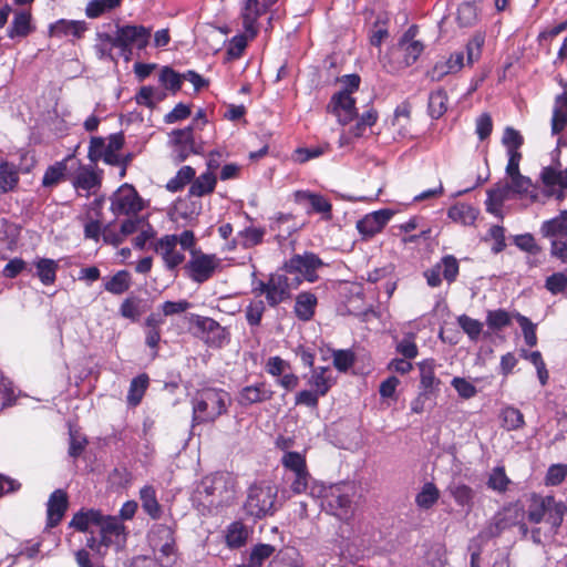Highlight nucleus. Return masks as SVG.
<instances>
[{
	"mask_svg": "<svg viewBox=\"0 0 567 567\" xmlns=\"http://www.w3.org/2000/svg\"><path fill=\"white\" fill-rule=\"evenodd\" d=\"M70 527L87 533L85 546L99 557L110 548L121 550L127 540V530L117 516L104 515L97 509H81L70 522Z\"/></svg>",
	"mask_w": 567,
	"mask_h": 567,
	"instance_id": "1",
	"label": "nucleus"
},
{
	"mask_svg": "<svg viewBox=\"0 0 567 567\" xmlns=\"http://www.w3.org/2000/svg\"><path fill=\"white\" fill-rule=\"evenodd\" d=\"M109 30L96 32L94 44L95 54L100 60L116 62L113 49H118L120 54L128 60L133 50H145L152 37V28L142 24H120L107 25Z\"/></svg>",
	"mask_w": 567,
	"mask_h": 567,
	"instance_id": "2",
	"label": "nucleus"
},
{
	"mask_svg": "<svg viewBox=\"0 0 567 567\" xmlns=\"http://www.w3.org/2000/svg\"><path fill=\"white\" fill-rule=\"evenodd\" d=\"M235 481L228 473L205 476L196 486L192 499L198 509L205 512L223 506L234 498Z\"/></svg>",
	"mask_w": 567,
	"mask_h": 567,
	"instance_id": "3",
	"label": "nucleus"
},
{
	"mask_svg": "<svg viewBox=\"0 0 567 567\" xmlns=\"http://www.w3.org/2000/svg\"><path fill=\"white\" fill-rule=\"evenodd\" d=\"M355 486L352 483H339L326 486L311 487V497L321 499V507L329 514L342 520H348L353 515V497Z\"/></svg>",
	"mask_w": 567,
	"mask_h": 567,
	"instance_id": "4",
	"label": "nucleus"
},
{
	"mask_svg": "<svg viewBox=\"0 0 567 567\" xmlns=\"http://www.w3.org/2000/svg\"><path fill=\"white\" fill-rule=\"evenodd\" d=\"M231 403L230 394L218 388H203L192 399L193 422L196 424L215 422L227 413Z\"/></svg>",
	"mask_w": 567,
	"mask_h": 567,
	"instance_id": "5",
	"label": "nucleus"
},
{
	"mask_svg": "<svg viewBox=\"0 0 567 567\" xmlns=\"http://www.w3.org/2000/svg\"><path fill=\"white\" fill-rule=\"evenodd\" d=\"M339 82L341 89L331 96L327 112L334 115L340 125L346 126L358 116L352 94L359 90L361 79L358 74H347L340 78Z\"/></svg>",
	"mask_w": 567,
	"mask_h": 567,
	"instance_id": "6",
	"label": "nucleus"
},
{
	"mask_svg": "<svg viewBox=\"0 0 567 567\" xmlns=\"http://www.w3.org/2000/svg\"><path fill=\"white\" fill-rule=\"evenodd\" d=\"M277 495L278 488L271 483L261 482L251 485L244 504L246 515L257 519L272 515L276 511Z\"/></svg>",
	"mask_w": 567,
	"mask_h": 567,
	"instance_id": "7",
	"label": "nucleus"
},
{
	"mask_svg": "<svg viewBox=\"0 0 567 567\" xmlns=\"http://www.w3.org/2000/svg\"><path fill=\"white\" fill-rule=\"evenodd\" d=\"M301 284L299 277H289L285 274H272L269 279L264 282L259 281L252 289L256 295H265L270 307H276L291 296V291L297 289Z\"/></svg>",
	"mask_w": 567,
	"mask_h": 567,
	"instance_id": "8",
	"label": "nucleus"
},
{
	"mask_svg": "<svg viewBox=\"0 0 567 567\" xmlns=\"http://www.w3.org/2000/svg\"><path fill=\"white\" fill-rule=\"evenodd\" d=\"M416 33L417 28L410 27L399 40L398 45L392 49L391 59L402 58V61L398 65L391 66V71L410 66L416 62L424 50L423 43L415 39Z\"/></svg>",
	"mask_w": 567,
	"mask_h": 567,
	"instance_id": "9",
	"label": "nucleus"
},
{
	"mask_svg": "<svg viewBox=\"0 0 567 567\" xmlns=\"http://www.w3.org/2000/svg\"><path fill=\"white\" fill-rule=\"evenodd\" d=\"M324 266V262L313 252L293 255L284 265L287 275L299 277L302 280L315 282L318 280L317 271Z\"/></svg>",
	"mask_w": 567,
	"mask_h": 567,
	"instance_id": "10",
	"label": "nucleus"
},
{
	"mask_svg": "<svg viewBox=\"0 0 567 567\" xmlns=\"http://www.w3.org/2000/svg\"><path fill=\"white\" fill-rule=\"evenodd\" d=\"M277 0H243L239 19L248 37L255 38L259 31L258 20Z\"/></svg>",
	"mask_w": 567,
	"mask_h": 567,
	"instance_id": "11",
	"label": "nucleus"
},
{
	"mask_svg": "<svg viewBox=\"0 0 567 567\" xmlns=\"http://www.w3.org/2000/svg\"><path fill=\"white\" fill-rule=\"evenodd\" d=\"M219 265L220 259L215 255L192 251V257L185 265V270L193 281L203 284L213 277Z\"/></svg>",
	"mask_w": 567,
	"mask_h": 567,
	"instance_id": "12",
	"label": "nucleus"
},
{
	"mask_svg": "<svg viewBox=\"0 0 567 567\" xmlns=\"http://www.w3.org/2000/svg\"><path fill=\"white\" fill-rule=\"evenodd\" d=\"M169 137L172 157L176 163L184 162L190 154H198L203 151L202 145L196 143L190 126L173 131Z\"/></svg>",
	"mask_w": 567,
	"mask_h": 567,
	"instance_id": "13",
	"label": "nucleus"
},
{
	"mask_svg": "<svg viewBox=\"0 0 567 567\" xmlns=\"http://www.w3.org/2000/svg\"><path fill=\"white\" fill-rule=\"evenodd\" d=\"M142 209V199L131 185L121 186L111 198V210L115 215L137 214Z\"/></svg>",
	"mask_w": 567,
	"mask_h": 567,
	"instance_id": "14",
	"label": "nucleus"
},
{
	"mask_svg": "<svg viewBox=\"0 0 567 567\" xmlns=\"http://www.w3.org/2000/svg\"><path fill=\"white\" fill-rule=\"evenodd\" d=\"M195 326L202 339L213 348H221L229 341V333L216 320L208 317H196Z\"/></svg>",
	"mask_w": 567,
	"mask_h": 567,
	"instance_id": "15",
	"label": "nucleus"
},
{
	"mask_svg": "<svg viewBox=\"0 0 567 567\" xmlns=\"http://www.w3.org/2000/svg\"><path fill=\"white\" fill-rule=\"evenodd\" d=\"M168 270H175L185 260L184 250L177 248V235H165L153 244Z\"/></svg>",
	"mask_w": 567,
	"mask_h": 567,
	"instance_id": "16",
	"label": "nucleus"
},
{
	"mask_svg": "<svg viewBox=\"0 0 567 567\" xmlns=\"http://www.w3.org/2000/svg\"><path fill=\"white\" fill-rule=\"evenodd\" d=\"M509 178V184L488 190V199L491 202L501 205L508 198L509 192L526 194L532 186V181L528 177L523 176L520 173L511 176Z\"/></svg>",
	"mask_w": 567,
	"mask_h": 567,
	"instance_id": "17",
	"label": "nucleus"
},
{
	"mask_svg": "<svg viewBox=\"0 0 567 567\" xmlns=\"http://www.w3.org/2000/svg\"><path fill=\"white\" fill-rule=\"evenodd\" d=\"M464 66V53L456 51L451 53L447 58L437 60L434 66L429 71V76L432 81H442L449 74L460 72Z\"/></svg>",
	"mask_w": 567,
	"mask_h": 567,
	"instance_id": "18",
	"label": "nucleus"
},
{
	"mask_svg": "<svg viewBox=\"0 0 567 567\" xmlns=\"http://www.w3.org/2000/svg\"><path fill=\"white\" fill-rule=\"evenodd\" d=\"M274 391L266 382H258L255 384L244 386L237 394V402L241 406H250L256 403H261L271 400Z\"/></svg>",
	"mask_w": 567,
	"mask_h": 567,
	"instance_id": "19",
	"label": "nucleus"
},
{
	"mask_svg": "<svg viewBox=\"0 0 567 567\" xmlns=\"http://www.w3.org/2000/svg\"><path fill=\"white\" fill-rule=\"evenodd\" d=\"M305 378L307 385L322 396L327 395L336 383L332 371L328 367L312 368L310 374Z\"/></svg>",
	"mask_w": 567,
	"mask_h": 567,
	"instance_id": "20",
	"label": "nucleus"
},
{
	"mask_svg": "<svg viewBox=\"0 0 567 567\" xmlns=\"http://www.w3.org/2000/svg\"><path fill=\"white\" fill-rule=\"evenodd\" d=\"M390 209H380L365 215L358 221L357 228L364 236H373L381 231L392 217Z\"/></svg>",
	"mask_w": 567,
	"mask_h": 567,
	"instance_id": "21",
	"label": "nucleus"
},
{
	"mask_svg": "<svg viewBox=\"0 0 567 567\" xmlns=\"http://www.w3.org/2000/svg\"><path fill=\"white\" fill-rule=\"evenodd\" d=\"M87 30L84 21L61 19L50 25L49 32L53 38L81 39Z\"/></svg>",
	"mask_w": 567,
	"mask_h": 567,
	"instance_id": "22",
	"label": "nucleus"
},
{
	"mask_svg": "<svg viewBox=\"0 0 567 567\" xmlns=\"http://www.w3.org/2000/svg\"><path fill=\"white\" fill-rule=\"evenodd\" d=\"M564 128H567V94L558 95L555 100L553 118H551V133L559 134ZM558 146H567V136H559L557 140Z\"/></svg>",
	"mask_w": 567,
	"mask_h": 567,
	"instance_id": "23",
	"label": "nucleus"
},
{
	"mask_svg": "<svg viewBox=\"0 0 567 567\" xmlns=\"http://www.w3.org/2000/svg\"><path fill=\"white\" fill-rule=\"evenodd\" d=\"M68 508V495L62 489L54 491L49 501H48V508H47V516L48 527H54L56 526L62 517L64 516V513Z\"/></svg>",
	"mask_w": 567,
	"mask_h": 567,
	"instance_id": "24",
	"label": "nucleus"
},
{
	"mask_svg": "<svg viewBox=\"0 0 567 567\" xmlns=\"http://www.w3.org/2000/svg\"><path fill=\"white\" fill-rule=\"evenodd\" d=\"M295 199L300 204L308 203L313 212L322 214L326 219L331 218L332 206L322 195L309 190H297Z\"/></svg>",
	"mask_w": 567,
	"mask_h": 567,
	"instance_id": "25",
	"label": "nucleus"
},
{
	"mask_svg": "<svg viewBox=\"0 0 567 567\" xmlns=\"http://www.w3.org/2000/svg\"><path fill=\"white\" fill-rule=\"evenodd\" d=\"M72 185L76 190H85L89 195L100 186V177L92 167L80 165L72 178Z\"/></svg>",
	"mask_w": 567,
	"mask_h": 567,
	"instance_id": "26",
	"label": "nucleus"
},
{
	"mask_svg": "<svg viewBox=\"0 0 567 567\" xmlns=\"http://www.w3.org/2000/svg\"><path fill=\"white\" fill-rule=\"evenodd\" d=\"M540 179L544 186L551 193L555 188H567V168L561 169L560 165H550L542 169Z\"/></svg>",
	"mask_w": 567,
	"mask_h": 567,
	"instance_id": "27",
	"label": "nucleus"
},
{
	"mask_svg": "<svg viewBox=\"0 0 567 567\" xmlns=\"http://www.w3.org/2000/svg\"><path fill=\"white\" fill-rule=\"evenodd\" d=\"M482 0H465L457 8L456 21L462 28L474 27L480 19L478 3Z\"/></svg>",
	"mask_w": 567,
	"mask_h": 567,
	"instance_id": "28",
	"label": "nucleus"
},
{
	"mask_svg": "<svg viewBox=\"0 0 567 567\" xmlns=\"http://www.w3.org/2000/svg\"><path fill=\"white\" fill-rule=\"evenodd\" d=\"M285 481L288 483L290 491L293 494H308L311 496V487L315 485H321V483L315 481L309 471L303 473L285 474Z\"/></svg>",
	"mask_w": 567,
	"mask_h": 567,
	"instance_id": "29",
	"label": "nucleus"
},
{
	"mask_svg": "<svg viewBox=\"0 0 567 567\" xmlns=\"http://www.w3.org/2000/svg\"><path fill=\"white\" fill-rule=\"evenodd\" d=\"M34 28L31 23V13L27 11H19L14 13L11 25L8 29V37L10 39L25 38Z\"/></svg>",
	"mask_w": 567,
	"mask_h": 567,
	"instance_id": "30",
	"label": "nucleus"
},
{
	"mask_svg": "<svg viewBox=\"0 0 567 567\" xmlns=\"http://www.w3.org/2000/svg\"><path fill=\"white\" fill-rule=\"evenodd\" d=\"M544 237L567 238V210L561 212L558 216L546 220L540 227Z\"/></svg>",
	"mask_w": 567,
	"mask_h": 567,
	"instance_id": "31",
	"label": "nucleus"
},
{
	"mask_svg": "<svg viewBox=\"0 0 567 567\" xmlns=\"http://www.w3.org/2000/svg\"><path fill=\"white\" fill-rule=\"evenodd\" d=\"M70 159L71 156H68L64 159L50 165L42 177V186L52 188L63 182L66 177L68 162Z\"/></svg>",
	"mask_w": 567,
	"mask_h": 567,
	"instance_id": "32",
	"label": "nucleus"
},
{
	"mask_svg": "<svg viewBox=\"0 0 567 567\" xmlns=\"http://www.w3.org/2000/svg\"><path fill=\"white\" fill-rule=\"evenodd\" d=\"M477 215L478 210L465 203L455 204L447 210V216L450 219L465 226L473 225L477 218Z\"/></svg>",
	"mask_w": 567,
	"mask_h": 567,
	"instance_id": "33",
	"label": "nucleus"
},
{
	"mask_svg": "<svg viewBox=\"0 0 567 567\" xmlns=\"http://www.w3.org/2000/svg\"><path fill=\"white\" fill-rule=\"evenodd\" d=\"M164 324V319L161 313H151L145 320V342L146 344L156 350L161 341V327Z\"/></svg>",
	"mask_w": 567,
	"mask_h": 567,
	"instance_id": "34",
	"label": "nucleus"
},
{
	"mask_svg": "<svg viewBox=\"0 0 567 567\" xmlns=\"http://www.w3.org/2000/svg\"><path fill=\"white\" fill-rule=\"evenodd\" d=\"M316 306L317 297L313 293L301 292L296 299L295 313L300 320L308 321L313 317Z\"/></svg>",
	"mask_w": 567,
	"mask_h": 567,
	"instance_id": "35",
	"label": "nucleus"
},
{
	"mask_svg": "<svg viewBox=\"0 0 567 567\" xmlns=\"http://www.w3.org/2000/svg\"><path fill=\"white\" fill-rule=\"evenodd\" d=\"M550 505V496L533 495L527 509V518L530 523L545 522L547 506Z\"/></svg>",
	"mask_w": 567,
	"mask_h": 567,
	"instance_id": "36",
	"label": "nucleus"
},
{
	"mask_svg": "<svg viewBox=\"0 0 567 567\" xmlns=\"http://www.w3.org/2000/svg\"><path fill=\"white\" fill-rule=\"evenodd\" d=\"M248 535V528L243 523L234 522L227 527L226 544L231 549L240 548L246 545Z\"/></svg>",
	"mask_w": 567,
	"mask_h": 567,
	"instance_id": "37",
	"label": "nucleus"
},
{
	"mask_svg": "<svg viewBox=\"0 0 567 567\" xmlns=\"http://www.w3.org/2000/svg\"><path fill=\"white\" fill-rule=\"evenodd\" d=\"M440 489L432 482H426L415 496V504L420 509L427 511L432 508L440 498Z\"/></svg>",
	"mask_w": 567,
	"mask_h": 567,
	"instance_id": "38",
	"label": "nucleus"
},
{
	"mask_svg": "<svg viewBox=\"0 0 567 567\" xmlns=\"http://www.w3.org/2000/svg\"><path fill=\"white\" fill-rule=\"evenodd\" d=\"M447 492L457 505L467 508L472 507L475 493L471 486L461 482H452L447 486Z\"/></svg>",
	"mask_w": 567,
	"mask_h": 567,
	"instance_id": "39",
	"label": "nucleus"
},
{
	"mask_svg": "<svg viewBox=\"0 0 567 567\" xmlns=\"http://www.w3.org/2000/svg\"><path fill=\"white\" fill-rule=\"evenodd\" d=\"M124 145V135L122 133H116L110 135L107 140V144L104 151L103 161L109 165H120L122 164V156L120 155V151Z\"/></svg>",
	"mask_w": 567,
	"mask_h": 567,
	"instance_id": "40",
	"label": "nucleus"
},
{
	"mask_svg": "<svg viewBox=\"0 0 567 567\" xmlns=\"http://www.w3.org/2000/svg\"><path fill=\"white\" fill-rule=\"evenodd\" d=\"M37 276L40 281L45 285H53L56 279V270L59 265L55 260L49 258H39L34 261Z\"/></svg>",
	"mask_w": 567,
	"mask_h": 567,
	"instance_id": "41",
	"label": "nucleus"
},
{
	"mask_svg": "<svg viewBox=\"0 0 567 567\" xmlns=\"http://www.w3.org/2000/svg\"><path fill=\"white\" fill-rule=\"evenodd\" d=\"M142 507L152 518L156 519L161 516L162 509L157 502L156 491L151 485H145L140 491Z\"/></svg>",
	"mask_w": 567,
	"mask_h": 567,
	"instance_id": "42",
	"label": "nucleus"
},
{
	"mask_svg": "<svg viewBox=\"0 0 567 567\" xmlns=\"http://www.w3.org/2000/svg\"><path fill=\"white\" fill-rule=\"evenodd\" d=\"M19 183V172L14 164L9 162L0 163V192L8 193L13 190Z\"/></svg>",
	"mask_w": 567,
	"mask_h": 567,
	"instance_id": "43",
	"label": "nucleus"
},
{
	"mask_svg": "<svg viewBox=\"0 0 567 567\" xmlns=\"http://www.w3.org/2000/svg\"><path fill=\"white\" fill-rule=\"evenodd\" d=\"M150 384V378L147 374L142 373L135 377L130 384L127 393V403L132 406H136L141 403Z\"/></svg>",
	"mask_w": 567,
	"mask_h": 567,
	"instance_id": "44",
	"label": "nucleus"
},
{
	"mask_svg": "<svg viewBox=\"0 0 567 567\" xmlns=\"http://www.w3.org/2000/svg\"><path fill=\"white\" fill-rule=\"evenodd\" d=\"M216 186V177L212 172L204 173L197 178L194 177L189 187V195L202 197L210 194Z\"/></svg>",
	"mask_w": 567,
	"mask_h": 567,
	"instance_id": "45",
	"label": "nucleus"
},
{
	"mask_svg": "<svg viewBox=\"0 0 567 567\" xmlns=\"http://www.w3.org/2000/svg\"><path fill=\"white\" fill-rule=\"evenodd\" d=\"M301 564L298 550L293 547H287L272 558L268 567H300Z\"/></svg>",
	"mask_w": 567,
	"mask_h": 567,
	"instance_id": "46",
	"label": "nucleus"
},
{
	"mask_svg": "<svg viewBox=\"0 0 567 567\" xmlns=\"http://www.w3.org/2000/svg\"><path fill=\"white\" fill-rule=\"evenodd\" d=\"M285 474L303 473L308 471L306 457L299 452H285L281 457Z\"/></svg>",
	"mask_w": 567,
	"mask_h": 567,
	"instance_id": "47",
	"label": "nucleus"
},
{
	"mask_svg": "<svg viewBox=\"0 0 567 567\" xmlns=\"http://www.w3.org/2000/svg\"><path fill=\"white\" fill-rule=\"evenodd\" d=\"M166 97V93L154 86H142L135 96L138 105L154 107Z\"/></svg>",
	"mask_w": 567,
	"mask_h": 567,
	"instance_id": "48",
	"label": "nucleus"
},
{
	"mask_svg": "<svg viewBox=\"0 0 567 567\" xmlns=\"http://www.w3.org/2000/svg\"><path fill=\"white\" fill-rule=\"evenodd\" d=\"M447 93L443 89L432 92L429 96V114L432 118H440L447 111Z\"/></svg>",
	"mask_w": 567,
	"mask_h": 567,
	"instance_id": "49",
	"label": "nucleus"
},
{
	"mask_svg": "<svg viewBox=\"0 0 567 567\" xmlns=\"http://www.w3.org/2000/svg\"><path fill=\"white\" fill-rule=\"evenodd\" d=\"M565 513V504L561 502H557L553 496H550V505L547 506L545 523L550 526V529L554 533H556L557 529L560 527Z\"/></svg>",
	"mask_w": 567,
	"mask_h": 567,
	"instance_id": "50",
	"label": "nucleus"
},
{
	"mask_svg": "<svg viewBox=\"0 0 567 567\" xmlns=\"http://www.w3.org/2000/svg\"><path fill=\"white\" fill-rule=\"evenodd\" d=\"M158 81L165 90L176 94L182 87L183 74L174 71L171 66H163L159 72Z\"/></svg>",
	"mask_w": 567,
	"mask_h": 567,
	"instance_id": "51",
	"label": "nucleus"
},
{
	"mask_svg": "<svg viewBox=\"0 0 567 567\" xmlns=\"http://www.w3.org/2000/svg\"><path fill=\"white\" fill-rule=\"evenodd\" d=\"M275 553V547L269 544L256 545L249 555L247 564L237 567H262L264 561Z\"/></svg>",
	"mask_w": 567,
	"mask_h": 567,
	"instance_id": "52",
	"label": "nucleus"
},
{
	"mask_svg": "<svg viewBox=\"0 0 567 567\" xmlns=\"http://www.w3.org/2000/svg\"><path fill=\"white\" fill-rule=\"evenodd\" d=\"M131 286V276L126 270L117 271L112 278L105 281L104 289L113 295H122Z\"/></svg>",
	"mask_w": 567,
	"mask_h": 567,
	"instance_id": "53",
	"label": "nucleus"
},
{
	"mask_svg": "<svg viewBox=\"0 0 567 567\" xmlns=\"http://www.w3.org/2000/svg\"><path fill=\"white\" fill-rule=\"evenodd\" d=\"M195 174L196 172L193 167L185 165L178 169V172L172 179L168 181L166 188L169 192H179L187 184H189L190 182L193 183Z\"/></svg>",
	"mask_w": 567,
	"mask_h": 567,
	"instance_id": "54",
	"label": "nucleus"
},
{
	"mask_svg": "<svg viewBox=\"0 0 567 567\" xmlns=\"http://www.w3.org/2000/svg\"><path fill=\"white\" fill-rule=\"evenodd\" d=\"M514 318V313H509L504 309L488 310L486 313V324L493 330H501L508 327Z\"/></svg>",
	"mask_w": 567,
	"mask_h": 567,
	"instance_id": "55",
	"label": "nucleus"
},
{
	"mask_svg": "<svg viewBox=\"0 0 567 567\" xmlns=\"http://www.w3.org/2000/svg\"><path fill=\"white\" fill-rule=\"evenodd\" d=\"M503 426L507 431H515L524 426V415L523 413L514 408V406H506L502 410L501 413Z\"/></svg>",
	"mask_w": 567,
	"mask_h": 567,
	"instance_id": "56",
	"label": "nucleus"
},
{
	"mask_svg": "<svg viewBox=\"0 0 567 567\" xmlns=\"http://www.w3.org/2000/svg\"><path fill=\"white\" fill-rule=\"evenodd\" d=\"M434 367V360L432 359H427L419 363L420 381L425 391H431L435 384L440 383L435 378Z\"/></svg>",
	"mask_w": 567,
	"mask_h": 567,
	"instance_id": "57",
	"label": "nucleus"
},
{
	"mask_svg": "<svg viewBox=\"0 0 567 567\" xmlns=\"http://www.w3.org/2000/svg\"><path fill=\"white\" fill-rule=\"evenodd\" d=\"M437 267H440L441 274L443 278L447 282H454L457 278L460 266L457 259L452 256L447 255L444 256L440 262L436 264Z\"/></svg>",
	"mask_w": 567,
	"mask_h": 567,
	"instance_id": "58",
	"label": "nucleus"
},
{
	"mask_svg": "<svg viewBox=\"0 0 567 567\" xmlns=\"http://www.w3.org/2000/svg\"><path fill=\"white\" fill-rule=\"evenodd\" d=\"M457 323L472 341H476L483 330V323L466 315L457 317Z\"/></svg>",
	"mask_w": 567,
	"mask_h": 567,
	"instance_id": "59",
	"label": "nucleus"
},
{
	"mask_svg": "<svg viewBox=\"0 0 567 567\" xmlns=\"http://www.w3.org/2000/svg\"><path fill=\"white\" fill-rule=\"evenodd\" d=\"M150 543L153 547L157 546L158 543H166L175 539L174 529L171 526L164 524H156L152 527L148 535Z\"/></svg>",
	"mask_w": 567,
	"mask_h": 567,
	"instance_id": "60",
	"label": "nucleus"
},
{
	"mask_svg": "<svg viewBox=\"0 0 567 567\" xmlns=\"http://www.w3.org/2000/svg\"><path fill=\"white\" fill-rule=\"evenodd\" d=\"M514 319H516L523 331L526 344L535 347L537 344L536 324L519 312H514Z\"/></svg>",
	"mask_w": 567,
	"mask_h": 567,
	"instance_id": "61",
	"label": "nucleus"
},
{
	"mask_svg": "<svg viewBox=\"0 0 567 567\" xmlns=\"http://www.w3.org/2000/svg\"><path fill=\"white\" fill-rule=\"evenodd\" d=\"M330 148L329 143H323L318 146H311V147H305V148H298L295 151L293 158L298 163H306L309 159L317 158L324 153H327Z\"/></svg>",
	"mask_w": 567,
	"mask_h": 567,
	"instance_id": "62",
	"label": "nucleus"
},
{
	"mask_svg": "<svg viewBox=\"0 0 567 567\" xmlns=\"http://www.w3.org/2000/svg\"><path fill=\"white\" fill-rule=\"evenodd\" d=\"M509 484V478L507 477L505 470L503 466H496L492 470L487 486L496 492H505Z\"/></svg>",
	"mask_w": 567,
	"mask_h": 567,
	"instance_id": "63",
	"label": "nucleus"
},
{
	"mask_svg": "<svg viewBox=\"0 0 567 567\" xmlns=\"http://www.w3.org/2000/svg\"><path fill=\"white\" fill-rule=\"evenodd\" d=\"M485 42V34L476 32L466 44L467 62L470 64L477 61L482 53V48Z\"/></svg>",
	"mask_w": 567,
	"mask_h": 567,
	"instance_id": "64",
	"label": "nucleus"
}]
</instances>
